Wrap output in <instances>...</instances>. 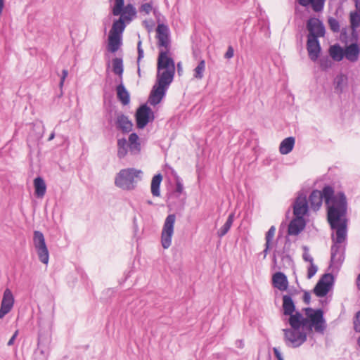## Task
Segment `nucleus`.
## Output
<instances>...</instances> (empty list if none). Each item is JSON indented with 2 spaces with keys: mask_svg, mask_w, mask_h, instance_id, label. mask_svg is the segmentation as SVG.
Masks as SVG:
<instances>
[{
  "mask_svg": "<svg viewBox=\"0 0 360 360\" xmlns=\"http://www.w3.org/2000/svg\"><path fill=\"white\" fill-rule=\"evenodd\" d=\"M234 50L232 46H229L228 49L224 55V57L227 59H230L233 57Z\"/></svg>",
  "mask_w": 360,
  "mask_h": 360,
  "instance_id": "nucleus-47",
  "label": "nucleus"
},
{
  "mask_svg": "<svg viewBox=\"0 0 360 360\" xmlns=\"http://www.w3.org/2000/svg\"><path fill=\"white\" fill-rule=\"evenodd\" d=\"M34 186L35 189V194L37 197H43L46 191V185L44 180L38 176L34 180Z\"/></svg>",
  "mask_w": 360,
  "mask_h": 360,
  "instance_id": "nucleus-28",
  "label": "nucleus"
},
{
  "mask_svg": "<svg viewBox=\"0 0 360 360\" xmlns=\"http://www.w3.org/2000/svg\"><path fill=\"white\" fill-rule=\"evenodd\" d=\"M283 309L284 315H288L290 317L294 316L293 312L295 310V306L290 296L283 295Z\"/></svg>",
  "mask_w": 360,
  "mask_h": 360,
  "instance_id": "nucleus-25",
  "label": "nucleus"
},
{
  "mask_svg": "<svg viewBox=\"0 0 360 360\" xmlns=\"http://www.w3.org/2000/svg\"><path fill=\"white\" fill-rule=\"evenodd\" d=\"M350 22L353 29H356L360 26V15L356 13H350Z\"/></svg>",
  "mask_w": 360,
  "mask_h": 360,
  "instance_id": "nucleus-35",
  "label": "nucleus"
},
{
  "mask_svg": "<svg viewBox=\"0 0 360 360\" xmlns=\"http://www.w3.org/2000/svg\"><path fill=\"white\" fill-rule=\"evenodd\" d=\"M170 31L167 25L159 23V46L170 50Z\"/></svg>",
  "mask_w": 360,
  "mask_h": 360,
  "instance_id": "nucleus-14",
  "label": "nucleus"
},
{
  "mask_svg": "<svg viewBox=\"0 0 360 360\" xmlns=\"http://www.w3.org/2000/svg\"><path fill=\"white\" fill-rule=\"evenodd\" d=\"M360 49L358 44L355 43L351 44L350 45L347 46L345 51V58L351 62L357 61Z\"/></svg>",
  "mask_w": 360,
  "mask_h": 360,
  "instance_id": "nucleus-21",
  "label": "nucleus"
},
{
  "mask_svg": "<svg viewBox=\"0 0 360 360\" xmlns=\"http://www.w3.org/2000/svg\"><path fill=\"white\" fill-rule=\"evenodd\" d=\"M307 28L309 31L307 37L318 39L325 34V27L322 22L316 18H311L307 23Z\"/></svg>",
  "mask_w": 360,
  "mask_h": 360,
  "instance_id": "nucleus-10",
  "label": "nucleus"
},
{
  "mask_svg": "<svg viewBox=\"0 0 360 360\" xmlns=\"http://www.w3.org/2000/svg\"><path fill=\"white\" fill-rule=\"evenodd\" d=\"M354 330L360 332V311L356 313V319L354 321Z\"/></svg>",
  "mask_w": 360,
  "mask_h": 360,
  "instance_id": "nucleus-45",
  "label": "nucleus"
},
{
  "mask_svg": "<svg viewBox=\"0 0 360 360\" xmlns=\"http://www.w3.org/2000/svg\"><path fill=\"white\" fill-rule=\"evenodd\" d=\"M124 7V0H115L112 13L115 16L119 15Z\"/></svg>",
  "mask_w": 360,
  "mask_h": 360,
  "instance_id": "nucleus-34",
  "label": "nucleus"
},
{
  "mask_svg": "<svg viewBox=\"0 0 360 360\" xmlns=\"http://www.w3.org/2000/svg\"><path fill=\"white\" fill-rule=\"evenodd\" d=\"M305 227V221L302 217H297L292 219L288 226V234L298 235Z\"/></svg>",
  "mask_w": 360,
  "mask_h": 360,
  "instance_id": "nucleus-16",
  "label": "nucleus"
},
{
  "mask_svg": "<svg viewBox=\"0 0 360 360\" xmlns=\"http://www.w3.org/2000/svg\"><path fill=\"white\" fill-rule=\"evenodd\" d=\"M307 49L309 58L316 61L321 51V46L318 39L307 37Z\"/></svg>",
  "mask_w": 360,
  "mask_h": 360,
  "instance_id": "nucleus-15",
  "label": "nucleus"
},
{
  "mask_svg": "<svg viewBox=\"0 0 360 360\" xmlns=\"http://www.w3.org/2000/svg\"><path fill=\"white\" fill-rule=\"evenodd\" d=\"M115 124L117 129L121 130L124 133L129 132L133 126L131 122L123 114L117 116Z\"/></svg>",
  "mask_w": 360,
  "mask_h": 360,
  "instance_id": "nucleus-20",
  "label": "nucleus"
},
{
  "mask_svg": "<svg viewBox=\"0 0 360 360\" xmlns=\"http://www.w3.org/2000/svg\"><path fill=\"white\" fill-rule=\"evenodd\" d=\"M348 78L343 74L338 75L333 82L335 92L338 94H342L347 87Z\"/></svg>",
  "mask_w": 360,
  "mask_h": 360,
  "instance_id": "nucleus-19",
  "label": "nucleus"
},
{
  "mask_svg": "<svg viewBox=\"0 0 360 360\" xmlns=\"http://www.w3.org/2000/svg\"><path fill=\"white\" fill-rule=\"evenodd\" d=\"M274 354L278 360H284L278 348H273Z\"/></svg>",
  "mask_w": 360,
  "mask_h": 360,
  "instance_id": "nucleus-49",
  "label": "nucleus"
},
{
  "mask_svg": "<svg viewBox=\"0 0 360 360\" xmlns=\"http://www.w3.org/2000/svg\"><path fill=\"white\" fill-rule=\"evenodd\" d=\"M153 10V6L150 3L143 4L139 8V12L141 13L149 14Z\"/></svg>",
  "mask_w": 360,
  "mask_h": 360,
  "instance_id": "nucleus-39",
  "label": "nucleus"
},
{
  "mask_svg": "<svg viewBox=\"0 0 360 360\" xmlns=\"http://www.w3.org/2000/svg\"><path fill=\"white\" fill-rule=\"evenodd\" d=\"M112 71L113 72L118 75L119 77V81H122V75L124 72V67H123V60L121 58H115L112 60Z\"/></svg>",
  "mask_w": 360,
  "mask_h": 360,
  "instance_id": "nucleus-29",
  "label": "nucleus"
},
{
  "mask_svg": "<svg viewBox=\"0 0 360 360\" xmlns=\"http://www.w3.org/2000/svg\"><path fill=\"white\" fill-rule=\"evenodd\" d=\"M332 276L329 274H325L316 283L314 289V294L318 297L326 296L330 290L332 281Z\"/></svg>",
  "mask_w": 360,
  "mask_h": 360,
  "instance_id": "nucleus-12",
  "label": "nucleus"
},
{
  "mask_svg": "<svg viewBox=\"0 0 360 360\" xmlns=\"http://www.w3.org/2000/svg\"><path fill=\"white\" fill-rule=\"evenodd\" d=\"M175 182H176L175 192L177 193L179 195H180L184 191V186L182 184V181L178 176H176L175 177Z\"/></svg>",
  "mask_w": 360,
  "mask_h": 360,
  "instance_id": "nucleus-41",
  "label": "nucleus"
},
{
  "mask_svg": "<svg viewBox=\"0 0 360 360\" xmlns=\"http://www.w3.org/2000/svg\"><path fill=\"white\" fill-rule=\"evenodd\" d=\"M147 202L149 204V205H151L152 204V202L150 200H148Z\"/></svg>",
  "mask_w": 360,
  "mask_h": 360,
  "instance_id": "nucleus-60",
  "label": "nucleus"
},
{
  "mask_svg": "<svg viewBox=\"0 0 360 360\" xmlns=\"http://www.w3.org/2000/svg\"><path fill=\"white\" fill-rule=\"evenodd\" d=\"M18 335V330H16L13 333V335H12V337L11 338V339L8 340V342L7 343V345L8 346H11L14 344V341H15V338H17Z\"/></svg>",
  "mask_w": 360,
  "mask_h": 360,
  "instance_id": "nucleus-50",
  "label": "nucleus"
},
{
  "mask_svg": "<svg viewBox=\"0 0 360 360\" xmlns=\"http://www.w3.org/2000/svg\"><path fill=\"white\" fill-rule=\"evenodd\" d=\"M143 23L149 32H155V37L158 39V26H155L154 22L151 20H144Z\"/></svg>",
  "mask_w": 360,
  "mask_h": 360,
  "instance_id": "nucleus-36",
  "label": "nucleus"
},
{
  "mask_svg": "<svg viewBox=\"0 0 360 360\" xmlns=\"http://www.w3.org/2000/svg\"><path fill=\"white\" fill-rule=\"evenodd\" d=\"M328 24H329L330 29L333 32H338L340 30V25H339L338 21L336 19H335L333 18H330L328 19Z\"/></svg>",
  "mask_w": 360,
  "mask_h": 360,
  "instance_id": "nucleus-40",
  "label": "nucleus"
},
{
  "mask_svg": "<svg viewBox=\"0 0 360 360\" xmlns=\"http://www.w3.org/2000/svg\"><path fill=\"white\" fill-rule=\"evenodd\" d=\"M356 285L358 288L360 290V274L358 276L356 279Z\"/></svg>",
  "mask_w": 360,
  "mask_h": 360,
  "instance_id": "nucleus-55",
  "label": "nucleus"
},
{
  "mask_svg": "<svg viewBox=\"0 0 360 360\" xmlns=\"http://www.w3.org/2000/svg\"><path fill=\"white\" fill-rule=\"evenodd\" d=\"M357 343L359 346L360 347V337L358 338Z\"/></svg>",
  "mask_w": 360,
  "mask_h": 360,
  "instance_id": "nucleus-58",
  "label": "nucleus"
},
{
  "mask_svg": "<svg viewBox=\"0 0 360 360\" xmlns=\"http://www.w3.org/2000/svg\"><path fill=\"white\" fill-rule=\"evenodd\" d=\"M320 67L323 70H326L331 66V60L328 58H321L319 60Z\"/></svg>",
  "mask_w": 360,
  "mask_h": 360,
  "instance_id": "nucleus-38",
  "label": "nucleus"
},
{
  "mask_svg": "<svg viewBox=\"0 0 360 360\" xmlns=\"http://www.w3.org/2000/svg\"><path fill=\"white\" fill-rule=\"evenodd\" d=\"M138 74L140 75V68H139V67L138 68Z\"/></svg>",
  "mask_w": 360,
  "mask_h": 360,
  "instance_id": "nucleus-61",
  "label": "nucleus"
},
{
  "mask_svg": "<svg viewBox=\"0 0 360 360\" xmlns=\"http://www.w3.org/2000/svg\"><path fill=\"white\" fill-rule=\"evenodd\" d=\"M134 226L136 228V218H134Z\"/></svg>",
  "mask_w": 360,
  "mask_h": 360,
  "instance_id": "nucleus-59",
  "label": "nucleus"
},
{
  "mask_svg": "<svg viewBox=\"0 0 360 360\" xmlns=\"http://www.w3.org/2000/svg\"><path fill=\"white\" fill-rule=\"evenodd\" d=\"M303 300L306 304H309L310 300H311V295H310L309 292H304V296H303Z\"/></svg>",
  "mask_w": 360,
  "mask_h": 360,
  "instance_id": "nucleus-51",
  "label": "nucleus"
},
{
  "mask_svg": "<svg viewBox=\"0 0 360 360\" xmlns=\"http://www.w3.org/2000/svg\"><path fill=\"white\" fill-rule=\"evenodd\" d=\"M318 267L313 263H311L307 270V278H311L317 272Z\"/></svg>",
  "mask_w": 360,
  "mask_h": 360,
  "instance_id": "nucleus-43",
  "label": "nucleus"
},
{
  "mask_svg": "<svg viewBox=\"0 0 360 360\" xmlns=\"http://www.w3.org/2000/svg\"><path fill=\"white\" fill-rule=\"evenodd\" d=\"M148 103L152 105L158 104V75H156V79L148 98Z\"/></svg>",
  "mask_w": 360,
  "mask_h": 360,
  "instance_id": "nucleus-32",
  "label": "nucleus"
},
{
  "mask_svg": "<svg viewBox=\"0 0 360 360\" xmlns=\"http://www.w3.org/2000/svg\"><path fill=\"white\" fill-rule=\"evenodd\" d=\"M276 229L274 226H272L269 231H267L265 237L266 243L271 244V240H273L275 234Z\"/></svg>",
  "mask_w": 360,
  "mask_h": 360,
  "instance_id": "nucleus-42",
  "label": "nucleus"
},
{
  "mask_svg": "<svg viewBox=\"0 0 360 360\" xmlns=\"http://www.w3.org/2000/svg\"><path fill=\"white\" fill-rule=\"evenodd\" d=\"M300 5L307 7L311 5L315 12H321L324 7L326 0H297Z\"/></svg>",
  "mask_w": 360,
  "mask_h": 360,
  "instance_id": "nucleus-24",
  "label": "nucleus"
},
{
  "mask_svg": "<svg viewBox=\"0 0 360 360\" xmlns=\"http://www.w3.org/2000/svg\"><path fill=\"white\" fill-rule=\"evenodd\" d=\"M117 98L123 105H127L130 103V94L125 88L123 81L119 82V84L116 87Z\"/></svg>",
  "mask_w": 360,
  "mask_h": 360,
  "instance_id": "nucleus-17",
  "label": "nucleus"
},
{
  "mask_svg": "<svg viewBox=\"0 0 360 360\" xmlns=\"http://www.w3.org/2000/svg\"><path fill=\"white\" fill-rule=\"evenodd\" d=\"M54 137H55V133H54V132H52V133L50 134V136H49V139H48V141H50L53 140V139H54Z\"/></svg>",
  "mask_w": 360,
  "mask_h": 360,
  "instance_id": "nucleus-56",
  "label": "nucleus"
},
{
  "mask_svg": "<svg viewBox=\"0 0 360 360\" xmlns=\"http://www.w3.org/2000/svg\"><path fill=\"white\" fill-rule=\"evenodd\" d=\"M304 252L303 253V259L306 262H309L310 264L314 262L313 257L309 253V249L307 247H304Z\"/></svg>",
  "mask_w": 360,
  "mask_h": 360,
  "instance_id": "nucleus-44",
  "label": "nucleus"
},
{
  "mask_svg": "<svg viewBox=\"0 0 360 360\" xmlns=\"http://www.w3.org/2000/svg\"><path fill=\"white\" fill-rule=\"evenodd\" d=\"M68 75V71L67 70H65V69L63 70V71H62V77L60 78V84H59L60 87L63 86V85L64 84V82H65V79L67 77Z\"/></svg>",
  "mask_w": 360,
  "mask_h": 360,
  "instance_id": "nucleus-48",
  "label": "nucleus"
},
{
  "mask_svg": "<svg viewBox=\"0 0 360 360\" xmlns=\"http://www.w3.org/2000/svg\"><path fill=\"white\" fill-rule=\"evenodd\" d=\"M33 245L39 261L44 264H47L49 260V252L44 236L40 231L33 232Z\"/></svg>",
  "mask_w": 360,
  "mask_h": 360,
  "instance_id": "nucleus-7",
  "label": "nucleus"
},
{
  "mask_svg": "<svg viewBox=\"0 0 360 360\" xmlns=\"http://www.w3.org/2000/svg\"><path fill=\"white\" fill-rule=\"evenodd\" d=\"M295 139L292 136L284 139L279 146V152L282 155H287L290 153L295 146Z\"/></svg>",
  "mask_w": 360,
  "mask_h": 360,
  "instance_id": "nucleus-23",
  "label": "nucleus"
},
{
  "mask_svg": "<svg viewBox=\"0 0 360 360\" xmlns=\"http://www.w3.org/2000/svg\"><path fill=\"white\" fill-rule=\"evenodd\" d=\"M270 245H271V244H269V243H265V248H264V251H263V252H262V254H263V258H264V259H265V258H266V255H267V254H268V252H269V249H270Z\"/></svg>",
  "mask_w": 360,
  "mask_h": 360,
  "instance_id": "nucleus-52",
  "label": "nucleus"
},
{
  "mask_svg": "<svg viewBox=\"0 0 360 360\" xmlns=\"http://www.w3.org/2000/svg\"><path fill=\"white\" fill-rule=\"evenodd\" d=\"M274 286L281 291L286 290L288 282L286 276L282 272H276L272 278Z\"/></svg>",
  "mask_w": 360,
  "mask_h": 360,
  "instance_id": "nucleus-18",
  "label": "nucleus"
},
{
  "mask_svg": "<svg viewBox=\"0 0 360 360\" xmlns=\"http://www.w3.org/2000/svg\"><path fill=\"white\" fill-rule=\"evenodd\" d=\"M177 70L179 72V75H181V72H182V66L181 63H177Z\"/></svg>",
  "mask_w": 360,
  "mask_h": 360,
  "instance_id": "nucleus-53",
  "label": "nucleus"
},
{
  "mask_svg": "<svg viewBox=\"0 0 360 360\" xmlns=\"http://www.w3.org/2000/svg\"><path fill=\"white\" fill-rule=\"evenodd\" d=\"M308 323L305 328L308 331H312V328L317 333H323L326 329V323L323 319V312L321 309H314L310 307L303 309Z\"/></svg>",
  "mask_w": 360,
  "mask_h": 360,
  "instance_id": "nucleus-6",
  "label": "nucleus"
},
{
  "mask_svg": "<svg viewBox=\"0 0 360 360\" xmlns=\"http://www.w3.org/2000/svg\"><path fill=\"white\" fill-rule=\"evenodd\" d=\"M136 8L131 4H127L123 8L122 13L120 14L123 21H127V23L131 21L132 18L136 15Z\"/></svg>",
  "mask_w": 360,
  "mask_h": 360,
  "instance_id": "nucleus-26",
  "label": "nucleus"
},
{
  "mask_svg": "<svg viewBox=\"0 0 360 360\" xmlns=\"http://www.w3.org/2000/svg\"><path fill=\"white\" fill-rule=\"evenodd\" d=\"M128 152L133 155H138L141 152V143L136 133H131L129 135L128 141L124 138L117 140V157L120 159L124 158Z\"/></svg>",
  "mask_w": 360,
  "mask_h": 360,
  "instance_id": "nucleus-5",
  "label": "nucleus"
},
{
  "mask_svg": "<svg viewBox=\"0 0 360 360\" xmlns=\"http://www.w3.org/2000/svg\"><path fill=\"white\" fill-rule=\"evenodd\" d=\"M234 220V213L229 215L228 219L223 226L217 231V235L219 238L225 236L231 229Z\"/></svg>",
  "mask_w": 360,
  "mask_h": 360,
  "instance_id": "nucleus-30",
  "label": "nucleus"
},
{
  "mask_svg": "<svg viewBox=\"0 0 360 360\" xmlns=\"http://www.w3.org/2000/svg\"><path fill=\"white\" fill-rule=\"evenodd\" d=\"M162 179V176L160 174H159V185L160 184Z\"/></svg>",
  "mask_w": 360,
  "mask_h": 360,
  "instance_id": "nucleus-57",
  "label": "nucleus"
},
{
  "mask_svg": "<svg viewBox=\"0 0 360 360\" xmlns=\"http://www.w3.org/2000/svg\"><path fill=\"white\" fill-rule=\"evenodd\" d=\"M175 63L170 50L159 51V103L174 79Z\"/></svg>",
  "mask_w": 360,
  "mask_h": 360,
  "instance_id": "nucleus-2",
  "label": "nucleus"
},
{
  "mask_svg": "<svg viewBox=\"0 0 360 360\" xmlns=\"http://www.w3.org/2000/svg\"><path fill=\"white\" fill-rule=\"evenodd\" d=\"M308 211V202L307 196L300 194L297 196L293 207L294 215L297 217H302L307 214Z\"/></svg>",
  "mask_w": 360,
  "mask_h": 360,
  "instance_id": "nucleus-13",
  "label": "nucleus"
},
{
  "mask_svg": "<svg viewBox=\"0 0 360 360\" xmlns=\"http://www.w3.org/2000/svg\"><path fill=\"white\" fill-rule=\"evenodd\" d=\"M122 44V37L113 34L108 35V51L111 53L116 52Z\"/></svg>",
  "mask_w": 360,
  "mask_h": 360,
  "instance_id": "nucleus-22",
  "label": "nucleus"
},
{
  "mask_svg": "<svg viewBox=\"0 0 360 360\" xmlns=\"http://www.w3.org/2000/svg\"><path fill=\"white\" fill-rule=\"evenodd\" d=\"M141 41H139L138 43V47H137V49H138L137 63H138V64L139 63V61L141 60V59L143 58V50L141 49Z\"/></svg>",
  "mask_w": 360,
  "mask_h": 360,
  "instance_id": "nucleus-46",
  "label": "nucleus"
},
{
  "mask_svg": "<svg viewBox=\"0 0 360 360\" xmlns=\"http://www.w3.org/2000/svg\"><path fill=\"white\" fill-rule=\"evenodd\" d=\"M329 52L331 58L336 61H340L345 56L343 50L338 44L330 46Z\"/></svg>",
  "mask_w": 360,
  "mask_h": 360,
  "instance_id": "nucleus-31",
  "label": "nucleus"
},
{
  "mask_svg": "<svg viewBox=\"0 0 360 360\" xmlns=\"http://www.w3.org/2000/svg\"><path fill=\"white\" fill-rule=\"evenodd\" d=\"M355 6L357 10L360 11V0H356Z\"/></svg>",
  "mask_w": 360,
  "mask_h": 360,
  "instance_id": "nucleus-54",
  "label": "nucleus"
},
{
  "mask_svg": "<svg viewBox=\"0 0 360 360\" xmlns=\"http://www.w3.org/2000/svg\"><path fill=\"white\" fill-rule=\"evenodd\" d=\"M205 70V61L201 60L197 67L194 69V77L198 79H201L203 77V73Z\"/></svg>",
  "mask_w": 360,
  "mask_h": 360,
  "instance_id": "nucleus-33",
  "label": "nucleus"
},
{
  "mask_svg": "<svg viewBox=\"0 0 360 360\" xmlns=\"http://www.w3.org/2000/svg\"><path fill=\"white\" fill-rule=\"evenodd\" d=\"M15 302L13 292L9 288H6L3 294L2 300L0 307V319H3L8 314L13 307Z\"/></svg>",
  "mask_w": 360,
  "mask_h": 360,
  "instance_id": "nucleus-11",
  "label": "nucleus"
},
{
  "mask_svg": "<svg viewBox=\"0 0 360 360\" xmlns=\"http://www.w3.org/2000/svg\"><path fill=\"white\" fill-rule=\"evenodd\" d=\"M126 27L125 22L122 18L114 20L112 28L109 32L110 34L122 37V34Z\"/></svg>",
  "mask_w": 360,
  "mask_h": 360,
  "instance_id": "nucleus-27",
  "label": "nucleus"
},
{
  "mask_svg": "<svg viewBox=\"0 0 360 360\" xmlns=\"http://www.w3.org/2000/svg\"><path fill=\"white\" fill-rule=\"evenodd\" d=\"M135 117L137 127L143 129L151 120L154 119V113L147 103H145L141 105L136 110Z\"/></svg>",
  "mask_w": 360,
  "mask_h": 360,
  "instance_id": "nucleus-9",
  "label": "nucleus"
},
{
  "mask_svg": "<svg viewBox=\"0 0 360 360\" xmlns=\"http://www.w3.org/2000/svg\"><path fill=\"white\" fill-rule=\"evenodd\" d=\"M323 199L328 207L327 218L332 230L333 245L331 246V262L341 263L344 259L341 245L347 238V201L342 192L334 194L331 186H326L322 191L314 190L309 198L310 207L314 211L319 210Z\"/></svg>",
  "mask_w": 360,
  "mask_h": 360,
  "instance_id": "nucleus-1",
  "label": "nucleus"
},
{
  "mask_svg": "<svg viewBox=\"0 0 360 360\" xmlns=\"http://www.w3.org/2000/svg\"><path fill=\"white\" fill-rule=\"evenodd\" d=\"M151 193L153 196H158V174H155L152 179Z\"/></svg>",
  "mask_w": 360,
  "mask_h": 360,
  "instance_id": "nucleus-37",
  "label": "nucleus"
},
{
  "mask_svg": "<svg viewBox=\"0 0 360 360\" xmlns=\"http://www.w3.org/2000/svg\"><path fill=\"white\" fill-rule=\"evenodd\" d=\"M143 172L134 167L122 169L115 175V185L123 191L134 190L142 180Z\"/></svg>",
  "mask_w": 360,
  "mask_h": 360,
  "instance_id": "nucleus-4",
  "label": "nucleus"
},
{
  "mask_svg": "<svg viewBox=\"0 0 360 360\" xmlns=\"http://www.w3.org/2000/svg\"><path fill=\"white\" fill-rule=\"evenodd\" d=\"M175 221L176 215L171 214L167 217L164 222L161 233V244L165 249L169 248L172 244V238L174 234Z\"/></svg>",
  "mask_w": 360,
  "mask_h": 360,
  "instance_id": "nucleus-8",
  "label": "nucleus"
},
{
  "mask_svg": "<svg viewBox=\"0 0 360 360\" xmlns=\"http://www.w3.org/2000/svg\"><path fill=\"white\" fill-rule=\"evenodd\" d=\"M288 322L291 328L283 330L285 344L289 347H298L307 340L304 328L308 319H304L302 314L297 311L294 316L289 317Z\"/></svg>",
  "mask_w": 360,
  "mask_h": 360,
  "instance_id": "nucleus-3",
  "label": "nucleus"
}]
</instances>
